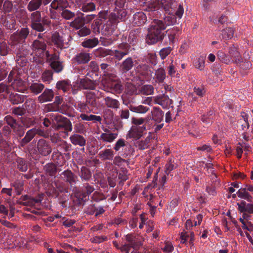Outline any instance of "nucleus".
<instances>
[{"instance_id":"obj_1","label":"nucleus","mask_w":253,"mask_h":253,"mask_svg":"<svg viewBox=\"0 0 253 253\" xmlns=\"http://www.w3.org/2000/svg\"><path fill=\"white\" fill-rule=\"evenodd\" d=\"M49 2L48 0H31L28 3L27 9L30 12L33 11L30 16V26L32 30L41 33L50 27V19L46 16L42 17L41 11L38 10L42 4L46 5Z\"/></svg>"},{"instance_id":"obj_2","label":"nucleus","mask_w":253,"mask_h":253,"mask_svg":"<svg viewBox=\"0 0 253 253\" xmlns=\"http://www.w3.org/2000/svg\"><path fill=\"white\" fill-rule=\"evenodd\" d=\"M165 30L162 20H154L148 29V33L146 38L147 43L151 44L162 41L167 32Z\"/></svg>"},{"instance_id":"obj_3","label":"nucleus","mask_w":253,"mask_h":253,"mask_svg":"<svg viewBox=\"0 0 253 253\" xmlns=\"http://www.w3.org/2000/svg\"><path fill=\"white\" fill-rule=\"evenodd\" d=\"M60 178L68 182L70 185V189L72 192L71 198L76 206L79 205V187L76 184L78 182V176L70 170H66L60 174Z\"/></svg>"},{"instance_id":"obj_4","label":"nucleus","mask_w":253,"mask_h":253,"mask_svg":"<svg viewBox=\"0 0 253 253\" xmlns=\"http://www.w3.org/2000/svg\"><path fill=\"white\" fill-rule=\"evenodd\" d=\"M177 5V3L172 0H152L146 8V10L149 12L155 11L162 7L166 11L173 13V10L176 8Z\"/></svg>"},{"instance_id":"obj_5","label":"nucleus","mask_w":253,"mask_h":253,"mask_svg":"<svg viewBox=\"0 0 253 253\" xmlns=\"http://www.w3.org/2000/svg\"><path fill=\"white\" fill-rule=\"evenodd\" d=\"M56 88L58 91H62L64 93L76 95L79 90V84L78 79L75 83L71 84V82L68 79H65L57 81L56 84Z\"/></svg>"},{"instance_id":"obj_6","label":"nucleus","mask_w":253,"mask_h":253,"mask_svg":"<svg viewBox=\"0 0 253 253\" xmlns=\"http://www.w3.org/2000/svg\"><path fill=\"white\" fill-rule=\"evenodd\" d=\"M52 127L57 130L67 132L72 130L71 122L62 115H53L51 117Z\"/></svg>"},{"instance_id":"obj_7","label":"nucleus","mask_w":253,"mask_h":253,"mask_svg":"<svg viewBox=\"0 0 253 253\" xmlns=\"http://www.w3.org/2000/svg\"><path fill=\"white\" fill-rule=\"evenodd\" d=\"M8 82L11 83L10 87L18 92H24L26 90V83L20 78L16 70L10 71L8 77Z\"/></svg>"},{"instance_id":"obj_8","label":"nucleus","mask_w":253,"mask_h":253,"mask_svg":"<svg viewBox=\"0 0 253 253\" xmlns=\"http://www.w3.org/2000/svg\"><path fill=\"white\" fill-rule=\"evenodd\" d=\"M37 134L44 138H46L48 136V133L43 129L32 128L26 132L24 137L20 140V146L21 147L26 146Z\"/></svg>"},{"instance_id":"obj_9","label":"nucleus","mask_w":253,"mask_h":253,"mask_svg":"<svg viewBox=\"0 0 253 253\" xmlns=\"http://www.w3.org/2000/svg\"><path fill=\"white\" fill-rule=\"evenodd\" d=\"M33 53L37 57L39 58L38 61L37 59L35 60L36 62H39L41 59H43L46 52L47 44L45 40H34L31 45Z\"/></svg>"},{"instance_id":"obj_10","label":"nucleus","mask_w":253,"mask_h":253,"mask_svg":"<svg viewBox=\"0 0 253 253\" xmlns=\"http://www.w3.org/2000/svg\"><path fill=\"white\" fill-rule=\"evenodd\" d=\"M130 48V45L128 43H122L118 45L116 49L113 50V55L116 59L120 61L128 54Z\"/></svg>"},{"instance_id":"obj_11","label":"nucleus","mask_w":253,"mask_h":253,"mask_svg":"<svg viewBox=\"0 0 253 253\" xmlns=\"http://www.w3.org/2000/svg\"><path fill=\"white\" fill-rule=\"evenodd\" d=\"M39 153L42 156H47L52 152L50 142L44 139H40L37 144Z\"/></svg>"},{"instance_id":"obj_12","label":"nucleus","mask_w":253,"mask_h":253,"mask_svg":"<svg viewBox=\"0 0 253 253\" xmlns=\"http://www.w3.org/2000/svg\"><path fill=\"white\" fill-rule=\"evenodd\" d=\"M42 199L41 197L34 198L29 195H22L19 198L18 203L20 205L25 206H34L36 204H39L41 202Z\"/></svg>"},{"instance_id":"obj_13","label":"nucleus","mask_w":253,"mask_h":253,"mask_svg":"<svg viewBox=\"0 0 253 253\" xmlns=\"http://www.w3.org/2000/svg\"><path fill=\"white\" fill-rule=\"evenodd\" d=\"M13 139L16 140L18 142V146L19 148L25 149L26 146L21 147L20 146V140L25 134V129L23 126L21 124H18L17 125L15 126L12 128Z\"/></svg>"},{"instance_id":"obj_14","label":"nucleus","mask_w":253,"mask_h":253,"mask_svg":"<svg viewBox=\"0 0 253 253\" xmlns=\"http://www.w3.org/2000/svg\"><path fill=\"white\" fill-rule=\"evenodd\" d=\"M30 33V30L28 27L21 28L19 31L13 34L14 39L18 42H24Z\"/></svg>"},{"instance_id":"obj_15","label":"nucleus","mask_w":253,"mask_h":253,"mask_svg":"<svg viewBox=\"0 0 253 253\" xmlns=\"http://www.w3.org/2000/svg\"><path fill=\"white\" fill-rule=\"evenodd\" d=\"M145 129V125H143L142 126H132L129 131V137L133 138L136 140L139 139L142 136V133Z\"/></svg>"},{"instance_id":"obj_16","label":"nucleus","mask_w":253,"mask_h":253,"mask_svg":"<svg viewBox=\"0 0 253 253\" xmlns=\"http://www.w3.org/2000/svg\"><path fill=\"white\" fill-rule=\"evenodd\" d=\"M54 96V93L52 89L46 88L38 97V100L41 103L49 102L52 101Z\"/></svg>"},{"instance_id":"obj_17","label":"nucleus","mask_w":253,"mask_h":253,"mask_svg":"<svg viewBox=\"0 0 253 253\" xmlns=\"http://www.w3.org/2000/svg\"><path fill=\"white\" fill-rule=\"evenodd\" d=\"M9 94V100L11 104L13 105L23 103L27 97L26 95L15 92H10Z\"/></svg>"},{"instance_id":"obj_18","label":"nucleus","mask_w":253,"mask_h":253,"mask_svg":"<svg viewBox=\"0 0 253 253\" xmlns=\"http://www.w3.org/2000/svg\"><path fill=\"white\" fill-rule=\"evenodd\" d=\"M132 57H129L126 58L120 65V69L123 73H126L130 71L134 66V62Z\"/></svg>"},{"instance_id":"obj_19","label":"nucleus","mask_w":253,"mask_h":253,"mask_svg":"<svg viewBox=\"0 0 253 253\" xmlns=\"http://www.w3.org/2000/svg\"><path fill=\"white\" fill-rule=\"evenodd\" d=\"M94 189L90 186L87 185L84 189H83L82 196V198L80 197V206L83 205V207L84 205V203L87 202L89 200V195L93 192ZM84 208L83 207L82 209Z\"/></svg>"},{"instance_id":"obj_20","label":"nucleus","mask_w":253,"mask_h":253,"mask_svg":"<svg viewBox=\"0 0 253 253\" xmlns=\"http://www.w3.org/2000/svg\"><path fill=\"white\" fill-rule=\"evenodd\" d=\"M146 21V14L143 12H138L133 15L132 23L134 25L140 26L143 25Z\"/></svg>"},{"instance_id":"obj_21","label":"nucleus","mask_w":253,"mask_h":253,"mask_svg":"<svg viewBox=\"0 0 253 253\" xmlns=\"http://www.w3.org/2000/svg\"><path fill=\"white\" fill-rule=\"evenodd\" d=\"M164 113L162 110L157 108H154L151 111V119L156 124L161 123L163 120Z\"/></svg>"},{"instance_id":"obj_22","label":"nucleus","mask_w":253,"mask_h":253,"mask_svg":"<svg viewBox=\"0 0 253 253\" xmlns=\"http://www.w3.org/2000/svg\"><path fill=\"white\" fill-rule=\"evenodd\" d=\"M105 104L108 108L118 109L120 106L119 101L112 97L107 96L104 99Z\"/></svg>"},{"instance_id":"obj_23","label":"nucleus","mask_w":253,"mask_h":253,"mask_svg":"<svg viewBox=\"0 0 253 253\" xmlns=\"http://www.w3.org/2000/svg\"><path fill=\"white\" fill-rule=\"evenodd\" d=\"M43 169L46 174L50 176L55 175L57 172V168L53 163H48L46 164L43 168Z\"/></svg>"},{"instance_id":"obj_24","label":"nucleus","mask_w":253,"mask_h":253,"mask_svg":"<svg viewBox=\"0 0 253 253\" xmlns=\"http://www.w3.org/2000/svg\"><path fill=\"white\" fill-rule=\"evenodd\" d=\"M44 88V84L40 83H34L29 86V89L31 92L36 95L40 93Z\"/></svg>"},{"instance_id":"obj_25","label":"nucleus","mask_w":253,"mask_h":253,"mask_svg":"<svg viewBox=\"0 0 253 253\" xmlns=\"http://www.w3.org/2000/svg\"><path fill=\"white\" fill-rule=\"evenodd\" d=\"M98 156L103 161L111 160L114 157V152L111 149H106L100 152Z\"/></svg>"},{"instance_id":"obj_26","label":"nucleus","mask_w":253,"mask_h":253,"mask_svg":"<svg viewBox=\"0 0 253 253\" xmlns=\"http://www.w3.org/2000/svg\"><path fill=\"white\" fill-rule=\"evenodd\" d=\"M171 101V100L169 99L168 96L163 95L160 96H157L154 98V102L163 107H166L170 102Z\"/></svg>"},{"instance_id":"obj_27","label":"nucleus","mask_w":253,"mask_h":253,"mask_svg":"<svg viewBox=\"0 0 253 253\" xmlns=\"http://www.w3.org/2000/svg\"><path fill=\"white\" fill-rule=\"evenodd\" d=\"M168 12V15L166 16L164 19V20L162 21V22L165 26V29L167 26L173 25L176 21V18L175 15L173 14V13H169V11Z\"/></svg>"},{"instance_id":"obj_28","label":"nucleus","mask_w":253,"mask_h":253,"mask_svg":"<svg viewBox=\"0 0 253 253\" xmlns=\"http://www.w3.org/2000/svg\"><path fill=\"white\" fill-rule=\"evenodd\" d=\"M84 89L93 90L95 88V84L93 81L90 79H82L80 81V87Z\"/></svg>"},{"instance_id":"obj_29","label":"nucleus","mask_w":253,"mask_h":253,"mask_svg":"<svg viewBox=\"0 0 253 253\" xmlns=\"http://www.w3.org/2000/svg\"><path fill=\"white\" fill-rule=\"evenodd\" d=\"M155 138V135L154 134L150 133L149 135L146 137L144 141H137L136 142L137 146L138 147L139 149H145L148 147V144L150 143V140L154 139Z\"/></svg>"},{"instance_id":"obj_30","label":"nucleus","mask_w":253,"mask_h":253,"mask_svg":"<svg viewBox=\"0 0 253 253\" xmlns=\"http://www.w3.org/2000/svg\"><path fill=\"white\" fill-rule=\"evenodd\" d=\"M137 72L143 76H147L151 72L150 67L145 64L139 65L136 68Z\"/></svg>"},{"instance_id":"obj_31","label":"nucleus","mask_w":253,"mask_h":253,"mask_svg":"<svg viewBox=\"0 0 253 253\" xmlns=\"http://www.w3.org/2000/svg\"><path fill=\"white\" fill-rule=\"evenodd\" d=\"M246 187L241 188L237 192V194L239 197L247 200L248 202H251L253 200L252 196L247 192Z\"/></svg>"},{"instance_id":"obj_32","label":"nucleus","mask_w":253,"mask_h":253,"mask_svg":"<svg viewBox=\"0 0 253 253\" xmlns=\"http://www.w3.org/2000/svg\"><path fill=\"white\" fill-rule=\"evenodd\" d=\"M17 168L21 172H26L28 169V164L23 158H18L16 160Z\"/></svg>"},{"instance_id":"obj_33","label":"nucleus","mask_w":253,"mask_h":253,"mask_svg":"<svg viewBox=\"0 0 253 253\" xmlns=\"http://www.w3.org/2000/svg\"><path fill=\"white\" fill-rule=\"evenodd\" d=\"M52 41L54 44L60 49H62L64 47L63 40L58 33L54 34L52 36Z\"/></svg>"},{"instance_id":"obj_34","label":"nucleus","mask_w":253,"mask_h":253,"mask_svg":"<svg viewBox=\"0 0 253 253\" xmlns=\"http://www.w3.org/2000/svg\"><path fill=\"white\" fill-rule=\"evenodd\" d=\"M125 92L129 95L139 94L136 87L131 83H126Z\"/></svg>"},{"instance_id":"obj_35","label":"nucleus","mask_w":253,"mask_h":253,"mask_svg":"<svg viewBox=\"0 0 253 253\" xmlns=\"http://www.w3.org/2000/svg\"><path fill=\"white\" fill-rule=\"evenodd\" d=\"M98 40L97 38L89 39L85 40L82 43V45L85 48H91L98 44Z\"/></svg>"},{"instance_id":"obj_36","label":"nucleus","mask_w":253,"mask_h":253,"mask_svg":"<svg viewBox=\"0 0 253 253\" xmlns=\"http://www.w3.org/2000/svg\"><path fill=\"white\" fill-rule=\"evenodd\" d=\"M10 185L13 187L15 189L17 195H19L21 194L22 191L23 190L24 183L23 182L20 180L17 179L11 182Z\"/></svg>"},{"instance_id":"obj_37","label":"nucleus","mask_w":253,"mask_h":253,"mask_svg":"<svg viewBox=\"0 0 253 253\" xmlns=\"http://www.w3.org/2000/svg\"><path fill=\"white\" fill-rule=\"evenodd\" d=\"M51 69L57 73L61 72L64 69L63 62L61 61L53 62L50 63Z\"/></svg>"},{"instance_id":"obj_38","label":"nucleus","mask_w":253,"mask_h":253,"mask_svg":"<svg viewBox=\"0 0 253 253\" xmlns=\"http://www.w3.org/2000/svg\"><path fill=\"white\" fill-rule=\"evenodd\" d=\"M154 92V87L152 85L146 84L142 86L138 91L139 94L148 95L152 94Z\"/></svg>"},{"instance_id":"obj_39","label":"nucleus","mask_w":253,"mask_h":253,"mask_svg":"<svg viewBox=\"0 0 253 253\" xmlns=\"http://www.w3.org/2000/svg\"><path fill=\"white\" fill-rule=\"evenodd\" d=\"M155 76L157 82L159 83H163L166 76L165 70L162 68H159L156 71Z\"/></svg>"},{"instance_id":"obj_40","label":"nucleus","mask_w":253,"mask_h":253,"mask_svg":"<svg viewBox=\"0 0 253 253\" xmlns=\"http://www.w3.org/2000/svg\"><path fill=\"white\" fill-rule=\"evenodd\" d=\"M117 136V133H102L100 136V139L103 141L111 142L115 140Z\"/></svg>"},{"instance_id":"obj_41","label":"nucleus","mask_w":253,"mask_h":253,"mask_svg":"<svg viewBox=\"0 0 253 253\" xmlns=\"http://www.w3.org/2000/svg\"><path fill=\"white\" fill-rule=\"evenodd\" d=\"M21 122L26 128L34 126L36 124L35 119L32 118H21Z\"/></svg>"},{"instance_id":"obj_42","label":"nucleus","mask_w":253,"mask_h":253,"mask_svg":"<svg viewBox=\"0 0 253 253\" xmlns=\"http://www.w3.org/2000/svg\"><path fill=\"white\" fill-rule=\"evenodd\" d=\"M94 18V15H86L80 12V24L84 25L85 24L89 23Z\"/></svg>"},{"instance_id":"obj_43","label":"nucleus","mask_w":253,"mask_h":253,"mask_svg":"<svg viewBox=\"0 0 253 253\" xmlns=\"http://www.w3.org/2000/svg\"><path fill=\"white\" fill-rule=\"evenodd\" d=\"M234 31L231 28H227L222 31L223 39L228 40L231 39L234 35Z\"/></svg>"},{"instance_id":"obj_44","label":"nucleus","mask_w":253,"mask_h":253,"mask_svg":"<svg viewBox=\"0 0 253 253\" xmlns=\"http://www.w3.org/2000/svg\"><path fill=\"white\" fill-rule=\"evenodd\" d=\"M4 121L7 124L6 126H10L12 128L19 124L17 123L16 120L14 119L10 115L6 116L4 118Z\"/></svg>"},{"instance_id":"obj_45","label":"nucleus","mask_w":253,"mask_h":253,"mask_svg":"<svg viewBox=\"0 0 253 253\" xmlns=\"http://www.w3.org/2000/svg\"><path fill=\"white\" fill-rule=\"evenodd\" d=\"M42 78L43 82L49 83L53 79V72L50 70H45L42 73Z\"/></svg>"},{"instance_id":"obj_46","label":"nucleus","mask_w":253,"mask_h":253,"mask_svg":"<svg viewBox=\"0 0 253 253\" xmlns=\"http://www.w3.org/2000/svg\"><path fill=\"white\" fill-rule=\"evenodd\" d=\"M130 110L132 112H135L139 113H144L148 111L149 108L143 105H139L135 107L132 105H130L129 107Z\"/></svg>"},{"instance_id":"obj_47","label":"nucleus","mask_w":253,"mask_h":253,"mask_svg":"<svg viewBox=\"0 0 253 253\" xmlns=\"http://www.w3.org/2000/svg\"><path fill=\"white\" fill-rule=\"evenodd\" d=\"M45 56L47 59V61L50 63L53 62H57L59 60V54L54 53L50 54L49 51H47Z\"/></svg>"},{"instance_id":"obj_48","label":"nucleus","mask_w":253,"mask_h":253,"mask_svg":"<svg viewBox=\"0 0 253 253\" xmlns=\"http://www.w3.org/2000/svg\"><path fill=\"white\" fill-rule=\"evenodd\" d=\"M111 88L116 93H121L123 90V86L121 82H114L112 84Z\"/></svg>"},{"instance_id":"obj_49","label":"nucleus","mask_w":253,"mask_h":253,"mask_svg":"<svg viewBox=\"0 0 253 253\" xmlns=\"http://www.w3.org/2000/svg\"><path fill=\"white\" fill-rule=\"evenodd\" d=\"M80 176L84 180H88L91 177V172L89 169L85 167H82Z\"/></svg>"},{"instance_id":"obj_50","label":"nucleus","mask_w":253,"mask_h":253,"mask_svg":"<svg viewBox=\"0 0 253 253\" xmlns=\"http://www.w3.org/2000/svg\"><path fill=\"white\" fill-rule=\"evenodd\" d=\"M251 204H248L246 205V203L245 201H242L240 204L237 203V205L238 206V210L240 211V212H247L249 213V205H251Z\"/></svg>"},{"instance_id":"obj_51","label":"nucleus","mask_w":253,"mask_h":253,"mask_svg":"<svg viewBox=\"0 0 253 253\" xmlns=\"http://www.w3.org/2000/svg\"><path fill=\"white\" fill-rule=\"evenodd\" d=\"M9 47L7 43L2 42H0V54L1 56H5L8 53Z\"/></svg>"},{"instance_id":"obj_52","label":"nucleus","mask_w":253,"mask_h":253,"mask_svg":"<svg viewBox=\"0 0 253 253\" xmlns=\"http://www.w3.org/2000/svg\"><path fill=\"white\" fill-rule=\"evenodd\" d=\"M95 5L93 2L83 3L82 9L84 12L91 11L95 10Z\"/></svg>"},{"instance_id":"obj_53","label":"nucleus","mask_w":253,"mask_h":253,"mask_svg":"<svg viewBox=\"0 0 253 253\" xmlns=\"http://www.w3.org/2000/svg\"><path fill=\"white\" fill-rule=\"evenodd\" d=\"M24 105L26 109L29 110H31L36 107L35 101L31 98L26 99Z\"/></svg>"},{"instance_id":"obj_54","label":"nucleus","mask_w":253,"mask_h":253,"mask_svg":"<svg viewBox=\"0 0 253 253\" xmlns=\"http://www.w3.org/2000/svg\"><path fill=\"white\" fill-rule=\"evenodd\" d=\"M60 11H62L61 16L66 20L70 19L75 16L74 13L69 10L64 9V10H61Z\"/></svg>"},{"instance_id":"obj_55","label":"nucleus","mask_w":253,"mask_h":253,"mask_svg":"<svg viewBox=\"0 0 253 253\" xmlns=\"http://www.w3.org/2000/svg\"><path fill=\"white\" fill-rule=\"evenodd\" d=\"M90 33L91 30L89 27L80 24V37H85L90 35Z\"/></svg>"},{"instance_id":"obj_56","label":"nucleus","mask_w":253,"mask_h":253,"mask_svg":"<svg viewBox=\"0 0 253 253\" xmlns=\"http://www.w3.org/2000/svg\"><path fill=\"white\" fill-rule=\"evenodd\" d=\"M10 86L8 85L5 82L0 83V93H6L9 94L10 92Z\"/></svg>"},{"instance_id":"obj_57","label":"nucleus","mask_w":253,"mask_h":253,"mask_svg":"<svg viewBox=\"0 0 253 253\" xmlns=\"http://www.w3.org/2000/svg\"><path fill=\"white\" fill-rule=\"evenodd\" d=\"M26 113V110L24 108L17 107L12 109V113L16 115L22 116Z\"/></svg>"},{"instance_id":"obj_58","label":"nucleus","mask_w":253,"mask_h":253,"mask_svg":"<svg viewBox=\"0 0 253 253\" xmlns=\"http://www.w3.org/2000/svg\"><path fill=\"white\" fill-rule=\"evenodd\" d=\"M172 48L170 47H168L162 49L160 51V55L162 59H165L171 51Z\"/></svg>"},{"instance_id":"obj_59","label":"nucleus","mask_w":253,"mask_h":253,"mask_svg":"<svg viewBox=\"0 0 253 253\" xmlns=\"http://www.w3.org/2000/svg\"><path fill=\"white\" fill-rule=\"evenodd\" d=\"M12 132V128L8 126H4L2 128V133L4 136L9 138Z\"/></svg>"},{"instance_id":"obj_60","label":"nucleus","mask_w":253,"mask_h":253,"mask_svg":"<svg viewBox=\"0 0 253 253\" xmlns=\"http://www.w3.org/2000/svg\"><path fill=\"white\" fill-rule=\"evenodd\" d=\"M90 59V57L88 53H80V63L85 64L88 62Z\"/></svg>"},{"instance_id":"obj_61","label":"nucleus","mask_w":253,"mask_h":253,"mask_svg":"<svg viewBox=\"0 0 253 253\" xmlns=\"http://www.w3.org/2000/svg\"><path fill=\"white\" fill-rule=\"evenodd\" d=\"M13 7L12 2L9 0H5L3 5V9L5 13L9 12Z\"/></svg>"},{"instance_id":"obj_62","label":"nucleus","mask_w":253,"mask_h":253,"mask_svg":"<svg viewBox=\"0 0 253 253\" xmlns=\"http://www.w3.org/2000/svg\"><path fill=\"white\" fill-rule=\"evenodd\" d=\"M103 113V116L105 120H107L109 122H110L113 119V112L111 110L109 109H106Z\"/></svg>"},{"instance_id":"obj_63","label":"nucleus","mask_w":253,"mask_h":253,"mask_svg":"<svg viewBox=\"0 0 253 253\" xmlns=\"http://www.w3.org/2000/svg\"><path fill=\"white\" fill-rule=\"evenodd\" d=\"M86 102L90 104L92 106H94L96 104L95 98L94 94L92 93H88L86 95Z\"/></svg>"},{"instance_id":"obj_64","label":"nucleus","mask_w":253,"mask_h":253,"mask_svg":"<svg viewBox=\"0 0 253 253\" xmlns=\"http://www.w3.org/2000/svg\"><path fill=\"white\" fill-rule=\"evenodd\" d=\"M229 52L230 54L234 57H239V53L237 51V48L234 45H233L229 49Z\"/></svg>"}]
</instances>
